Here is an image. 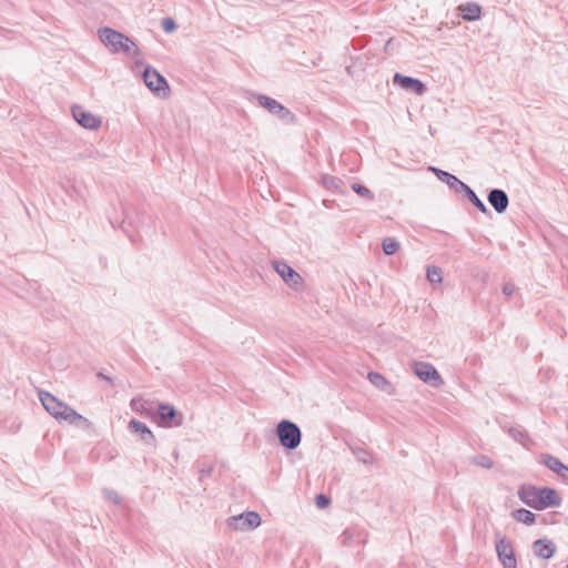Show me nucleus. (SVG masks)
I'll return each instance as SVG.
<instances>
[{
    "instance_id": "37",
    "label": "nucleus",
    "mask_w": 568,
    "mask_h": 568,
    "mask_svg": "<svg viewBox=\"0 0 568 568\" xmlns=\"http://www.w3.org/2000/svg\"><path fill=\"white\" fill-rule=\"evenodd\" d=\"M97 376L100 378V379H103V381H106L108 383H110L111 385L113 384V381L110 376L103 374L102 372H99L97 374Z\"/></svg>"
},
{
    "instance_id": "35",
    "label": "nucleus",
    "mask_w": 568,
    "mask_h": 568,
    "mask_svg": "<svg viewBox=\"0 0 568 568\" xmlns=\"http://www.w3.org/2000/svg\"><path fill=\"white\" fill-rule=\"evenodd\" d=\"M139 403H140V400H138L136 398H133V399L131 400V403H130L131 408H132V409H134V410H136V412H141V410H142V408H143V404L141 403V404H140V406H141V407H139V405H138Z\"/></svg>"
},
{
    "instance_id": "1",
    "label": "nucleus",
    "mask_w": 568,
    "mask_h": 568,
    "mask_svg": "<svg viewBox=\"0 0 568 568\" xmlns=\"http://www.w3.org/2000/svg\"><path fill=\"white\" fill-rule=\"evenodd\" d=\"M38 396L44 409L57 420L65 422L81 429L92 428V423L87 417L75 412L67 403L60 400L51 393L39 390Z\"/></svg>"
},
{
    "instance_id": "30",
    "label": "nucleus",
    "mask_w": 568,
    "mask_h": 568,
    "mask_svg": "<svg viewBox=\"0 0 568 568\" xmlns=\"http://www.w3.org/2000/svg\"><path fill=\"white\" fill-rule=\"evenodd\" d=\"M474 464L483 468L490 469L494 466V462L486 455H477L473 459Z\"/></svg>"
},
{
    "instance_id": "25",
    "label": "nucleus",
    "mask_w": 568,
    "mask_h": 568,
    "mask_svg": "<svg viewBox=\"0 0 568 568\" xmlns=\"http://www.w3.org/2000/svg\"><path fill=\"white\" fill-rule=\"evenodd\" d=\"M382 248L385 255H394L399 250V242L395 237L383 240Z\"/></svg>"
},
{
    "instance_id": "24",
    "label": "nucleus",
    "mask_w": 568,
    "mask_h": 568,
    "mask_svg": "<svg viewBox=\"0 0 568 568\" xmlns=\"http://www.w3.org/2000/svg\"><path fill=\"white\" fill-rule=\"evenodd\" d=\"M508 434L519 444L526 446L527 442L530 440L527 432L520 427H509Z\"/></svg>"
},
{
    "instance_id": "23",
    "label": "nucleus",
    "mask_w": 568,
    "mask_h": 568,
    "mask_svg": "<svg viewBox=\"0 0 568 568\" xmlns=\"http://www.w3.org/2000/svg\"><path fill=\"white\" fill-rule=\"evenodd\" d=\"M273 115L277 116L280 120H282L285 123H295L296 122V115L288 110L286 106H284L282 103L277 106L275 112H273Z\"/></svg>"
},
{
    "instance_id": "14",
    "label": "nucleus",
    "mask_w": 568,
    "mask_h": 568,
    "mask_svg": "<svg viewBox=\"0 0 568 568\" xmlns=\"http://www.w3.org/2000/svg\"><path fill=\"white\" fill-rule=\"evenodd\" d=\"M429 170L437 176L439 181L446 183L448 187L455 193H462V190L465 189L466 183L459 180L456 175L435 166H430Z\"/></svg>"
},
{
    "instance_id": "11",
    "label": "nucleus",
    "mask_w": 568,
    "mask_h": 568,
    "mask_svg": "<svg viewBox=\"0 0 568 568\" xmlns=\"http://www.w3.org/2000/svg\"><path fill=\"white\" fill-rule=\"evenodd\" d=\"M393 83L406 91L414 92L416 94H423L426 90L425 84L419 79L403 75L398 72L394 74Z\"/></svg>"
},
{
    "instance_id": "3",
    "label": "nucleus",
    "mask_w": 568,
    "mask_h": 568,
    "mask_svg": "<svg viewBox=\"0 0 568 568\" xmlns=\"http://www.w3.org/2000/svg\"><path fill=\"white\" fill-rule=\"evenodd\" d=\"M98 34L100 40L111 49L113 53L124 52L130 54L131 49L133 48V55H138L140 53L136 44L125 34L120 31H116L109 27H103L98 30Z\"/></svg>"
},
{
    "instance_id": "27",
    "label": "nucleus",
    "mask_w": 568,
    "mask_h": 568,
    "mask_svg": "<svg viewBox=\"0 0 568 568\" xmlns=\"http://www.w3.org/2000/svg\"><path fill=\"white\" fill-rule=\"evenodd\" d=\"M427 280L430 283H440L443 281V271L438 266H427Z\"/></svg>"
},
{
    "instance_id": "7",
    "label": "nucleus",
    "mask_w": 568,
    "mask_h": 568,
    "mask_svg": "<svg viewBox=\"0 0 568 568\" xmlns=\"http://www.w3.org/2000/svg\"><path fill=\"white\" fill-rule=\"evenodd\" d=\"M495 549L503 568H517L513 544L506 536L496 534Z\"/></svg>"
},
{
    "instance_id": "6",
    "label": "nucleus",
    "mask_w": 568,
    "mask_h": 568,
    "mask_svg": "<svg viewBox=\"0 0 568 568\" xmlns=\"http://www.w3.org/2000/svg\"><path fill=\"white\" fill-rule=\"evenodd\" d=\"M142 78L145 85L158 95L166 97L170 93L166 79L151 65L144 68Z\"/></svg>"
},
{
    "instance_id": "33",
    "label": "nucleus",
    "mask_w": 568,
    "mask_h": 568,
    "mask_svg": "<svg viewBox=\"0 0 568 568\" xmlns=\"http://www.w3.org/2000/svg\"><path fill=\"white\" fill-rule=\"evenodd\" d=\"M213 466L210 464H203L200 468V479L209 477L212 475Z\"/></svg>"
},
{
    "instance_id": "34",
    "label": "nucleus",
    "mask_w": 568,
    "mask_h": 568,
    "mask_svg": "<svg viewBox=\"0 0 568 568\" xmlns=\"http://www.w3.org/2000/svg\"><path fill=\"white\" fill-rule=\"evenodd\" d=\"M516 287L513 283H505L503 286V293L506 296H511L515 292Z\"/></svg>"
},
{
    "instance_id": "2",
    "label": "nucleus",
    "mask_w": 568,
    "mask_h": 568,
    "mask_svg": "<svg viewBox=\"0 0 568 568\" xmlns=\"http://www.w3.org/2000/svg\"><path fill=\"white\" fill-rule=\"evenodd\" d=\"M517 495L524 504L535 510L559 507L562 503L559 493L551 487H538L530 484H523Z\"/></svg>"
},
{
    "instance_id": "15",
    "label": "nucleus",
    "mask_w": 568,
    "mask_h": 568,
    "mask_svg": "<svg viewBox=\"0 0 568 568\" xmlns=\"http://www.w3.org/2000/svg\"><path fill=\"white\" fill-rule=\"evenodd\" d=\"M487 200L498 214L505 213L509 205V197L501 189H491L488 193Z\"/></svg>"
},
{
    "instance_id": "36",
    "label": "nucleus",
    "mask_w": 568,
    "mask_h": 568,
    "mask_svg": "<svg viewBox=\"0 0 568 568\" xmlns=\"http://www.w3.org/2000/svg\"><path fill=\"white\" fill-rule=\"evenodd\" d=\"M557 475L565 481H568V467L564 465V471H557Z\"/></svg>"
},
{
    "instance_id": "18",
    "label": "nucleus",
    "mask_w": 568,
    "mask_h": 568,
    "mask_svg": "<svg viewBox=\"0 0 568 568\" xmlns=\"http://www.w3.org/2000/svg\"><path fill=\"white\" fill-rule=\"evenodd\" d=\"M511 517L518 521V523H523L525 525H528V526H531L536 523V514H534L532 511L526 509V508H518V509H515L513 513H511Z\"/></svg>"
},
{
    "instance_id": "13",
    "label": "nucleus",
    "mask_w": 568,
    "mask_h": 568,
    "mask_svg": "<svg viewBox=\"0 0 568 568\" xmlns=\"http://www.w3.org/2000/svg\"><path fill=\"white\" fill-rule=\"evenodd\" d=\"M128 428L138 435L145 445L155 446V436L146 424L133 418L129 422Z\"/></svg>"
},
{
    "instance_id": "29",
    "label": "nucleus",
    "mask_w": 568,
    "mask_h": 568,
    "mask_svg": "<svg viewBox=\"0 0 568 568\" xmlns=\"http://www.w3.org/2000/svg\"><path fill=\"white\" fill-rule=\"evenodd\" d=\"M352 452L353 454L356 456V458L364 463V464H369L372 463V455L369 452H367L366 449L362 448V447H354L352 448Z\"/></svg>"
},
{
    "instance_id": "12",
    "label": "nucleus",
    "mask_w": 568,
    "mask_h": 568,
    "mask_svg": "<svg viewBox=\"0 0 568 568\" xmlns=\"http://www.w3.org/2000/svg\"><path fill=\"white\" fill-rule=\"evenodd\" d=\"M415 374L425 383L438 386L443 379L437 369L429 363H418L415 366Z\"/></svg>"
},
{
    "instance_id": "26",
    "label": "nucleus",
    "mask_w": 568,
    "mask_h": 568,
    "mask_svg": "<svg viewBox=\"0 0 568 568\" xmlns=\"http://www.w3.org/2000/svg\"><path fill=\"white\" fill-rule=\"evenodd\" d=\"M368 379L379 389H385L386 386H389L388 381L377 372L368 373Z\"/></svg>"
},
{
    "instance_id": "20",
    "label": "nucleus",
    "mask_w": 568,
    "mask_h": 568,
    "mask_svg": "<svg viewBox=\"0 0 568 568\" xmlns=\"http://www.w3.org/2000/svg\"><path fill=\"white\" fill-rule=\"evenodd\" d=\"M322 184L325 189L331 190L333 192L342 193L343 181L333 175L324 174L322 175Z\"/></svg>"
},
{
    "instance_id": "32",
    "label": "nucleus",
    "mask_w": 568,
    "mask_h": 568,
    "mask_svg": "<svg viewBox=\"0 0 568 568\" xmlns=\"http://www.w3.org/2000/svg\"><path fill=\"white\" fill-rule=\"evenodd\" d=\"M315 504L320 509H324L331 504V498L325 494H318L315 497Z\"/></svg>"
},
{
    "instance_id": "4",
    "label": "nucleus",
    "mask_w": 568,
    "mask_h": 568,
    "mask_svg": "<svg viewBox=\"0 0 568 568\" xmlns=\"http://www.w3.org/2000/svg\"><path fill=\"white\" fill-rule=\"evenodd\" d=\"M275 434L281 446L294 450L302 442V432L297 424L290 419H282L275 428Z\"/></svg>"
},
{
    "instance_id": "10",
    "label": "nucleus",
    "mask_w": 568,
    "mask_h": 568,
    "mask_svg": "<svg viewBox=\"0 0 568 568\" xmlns=\"http://www.w3.org/2000/svg\"><path fill=\"white\" fill-rule=\"evenodd\" d=\"M73 119L84 129L97 130L101 126V118L84 110L81 105L71 108Z\"/></svg>"
},
{
    "instance_id": "21",
    "label": "nucleus",
    "mask_w": 568,
    "mask_h": 568,
    "mask_svg": "<svg viewBox=\"0 0 568 568\" xmlns=\"http://www.w3.org/2000/svg\"><path fill=\"white\" fill-rule=\"evenodd\" d=\"M253 97L257 100L260 106L267 110L271 114L275 112L277 106L280 105V102L275 99L265 95V94H253Z\"/></svg>"
},
{
    "instance_id": "28",
    "label": "nucleus",
    "mask_w": 568,
    "mask_h": 568,
    "mask_svg": "<svg viewBox=\"0 0 568 568\" xmlns=\"http://www.w3.org/2000/svg\"><path fill=\"white\" fill-rule=\"evenodd\" d=\"M351 187L359 196L365 197L371 201L374 200V193L365 185H363L361 183H353Z\"/></svg>"
},
{
    "instance_id": "5",
    "label": "nucleus",
    "mask_w": 568,
    "mask_h": 568,
    "mask_svg": "<svg viewBox=\"0 0 568 568\" xmlns=\"http://www.w3.org/2000/svg\"><path fill=\"white\" fill-rule=\"evenodd\" d=\"M152 419L160 427H180L183 424V415L173 405L160 403L158 409L152 414Z\"/></svg>"
},
{
    "instance_id": "39",
    "label": "nucleus",
    "mask_w": 568,
    "mask_h": 568,
    "mask_svg": "<svg viewBox=\"0 0 568 568\" xmlns=\"http://www.w3.org/2000/svg\"><path fill=\"white\" fill-rule=\"evenodd\" d=\"M112 499H114V503H118V496H112Z\"/></svg>"
},
{
    "instance_id": "16",
    "label": "nucleus",
    "mask_w": 568,
    "mask_h": 568,
    "mask_svg": "<svg viewBox=\"0 0 568 568\" xmlns=\"http://www.w3.org/2000/svg\"><path fill=\"white\" fill-rule=\"evenodd\" d=\"M532 550L535 556L549 559L555 555L556 545L548 538H541L532 542Z\"/></svg>"
},
{
    "instance_id": "8",
    "label": "nucleus",
    "mask_w": 568,
    "mask_h": 568,
    "mask_svg": "<svg viewBox=\"0 0 568 568\" xmlns=\"http://www.w3.org/2000/svg\"><path fill=\"white\" fill-rule=\"evenodd\" d=\"M262 523L261 516L256 511H244L227 519V525L233 530H252L257 528Z\"/></svg>"
},
{
    "instance_id": "22",
    "label": "nucleus",
    "mask_w": 568,
    "mask_h": 568,
    "mask_svg": "<svg viewBox=\"0 0 568 568\" xmlns=\"http://www.w3.org/2000/svg\"><path fill=\"white\" fill-rule=\"evenodd\" d=\"M541 463L547 468H549L551 471H554L556 474H557V471H564V464L560 462L559 458H557L552 455H549V454L541 455Z\"/></svg>"
},
{
    "instance_id": "17",
    "label": "nucleus",
    "mask_w": 568,
    "mask_h": 568,
    "mask_svg": "<svg viewBox=\"0 0 568 568\" xmlns=\"http://www.w3.org/2000/svg\"><path fill=\"white\" fill-rule=\"evenodd\" d=\"M457 9L465 21H476L480 19L481 7L476 2L459 4Z\"/></svg>"
},
{
    "instance_id": "31",
    "label": "nucleus",
    "mask_w": 568,
    "mask_h": 568,
    "mask_svg": "<svg viewBox=\"0 0 568 568\" xmlns=\"http://www.w3.org/2000/svg\"><path fill=\"white\" fill-rule=\"evenodd\" d=\"M161 27H162L164 32L171 33V32H174L176 30L178 24L174 21V19H172L170 17H166V18L162 19Z\"/></svg>"
},
{
    "instance_id": "9",
    "label": "nucleus",
    "mask_w": 568,
    "mask_h": 568,
    "mask_svg": "<svg viewBox=\"0 0 568 568\" xmlns=\"http://www.w3.org/2000/svg\"><path fill=\"white\" fill-rule=\"evenodd\" d=\"M275 272L282 277V280L293 290L298 291L303 286L302 276L286 262L275 261L273 262Z\"/></svg>"
},
{
    "instance_id": "19",
    "label": "nucleus",
    "mask_w": 568,
    "mask_h": 568,
    "mask_svg": "<svg viewBox=\"0 0 568 568\" xmlns=\"http://www.w3.org/2000/svg\"><path fill=\"white\" fill-rule=\"evenodd\" d=\"M462 193L468 199V201L477 207L481 213L484 214H490L489 210L485 205V203L477 196V194L474 192L471 187H469L467 184L465 185V189L462 190Z\"/></svg>"
},
{
    "instance_id": "38",
    "label": "nucleus",
    "mask_w": 568,
    "mask_h": 568,
    "mask_svg": "<svg viewBox=\"0 0 568 568\" xmlns=\"http://www.w3.org/2000/svg\"><path fill=\"white\" fill-rule=\"evenodd\" d=\"M4 32H8V31L3 28H0V34H4Z\"/></svg>"
},
{
    "instance_id": "40",
    "label": "nucleus",
    "mask_w": 568,
    "mask_h": 568,
    "mask_svg": "<svg viewBox=\"0 0 568 568\" xmlns=\"http://www.w3.org/2000/svg\"><path fill=\"white\" fill-rule=\"evenodd\" d=\"M112 499H114V503H118V496H112Z\"/></svg>"
}]
</instances>
